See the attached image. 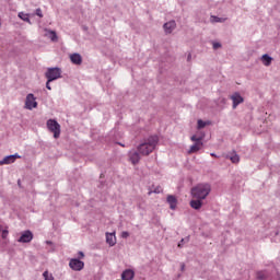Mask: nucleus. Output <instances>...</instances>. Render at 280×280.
<instances>
[{
    "instance_id": "nucleus-15",
    "label": "nucleus",
    "mask_w": 280,
    "mask_h": 280,
    "mask_svg": "<svg viewBox=\"0 0 280 280\" xmlns=\"http://www.w3.org/2000/svg\"><path fill=\"white\" fill-rule=\"evenodd\" d=\"M190 207L196 211L202 209V199H195L190 201Z\"/></svg>"
},
{
    "instance_id": "nucleus-32",
    "label": "nucleus",
    "mask_w": 280,
    "mask_h": 280,
    "mask_svg": "<svg viewBox=\"0 0 280 280\" xmlns=\"http://www.w3.org/2000/svg\"><path fill=\"white\" fill-rule=\"evenodd\" d=\"M51 82H49V79H47V82H46V89H48V91H51Z\"/></svg>"
},
{
    "instance_id": "nucleus-8",
    "label": "nucleus",
    "mask_w": 280,
    "mask_h": 280,
    "mask_svg": "<svg viewBox=\"0 0 280 280\" xmlns=\"http://www.w3.org/2000/svg\"><path fill=\"white\" fill-rule=\"evenodd\" d=\"M230 98L233 102V105H232L233 109L237 108L238 104H244V97L242 96V94H240V92H235L230 96Z\"/></svg>"
},
{
    "instance_id": "nucleus-25",
    "label": "nucleus",
    "mask_w": 280,
    "mask_h": 280,
    "mask_svg": "<svg viewBox=\"0 0 280 280\" xmlns=\"http://www.w3.org/2000/svg\"><path fill=\"white\" fill-rule=\"evenodd\" d=\"M197 124H198L197 125L198 130H202V128H205V126H207V122L203 121L202 119H199Z\"/></svg>"
},
{
    "instance_id": "nucleus-37",
    "label": "nucleus",
    "mask_w": 280,
    "mask_h": 280,
    "mask_svg": "<svg viewBox=\"0 0 280 280\" xmlns=\"http://www.w3.org/2000/svg\"><path fill=\"white\" fill-rule=\"evenodd\" d=\"M79 257H80L81 259H83V257H84V252H79Z\"/></svg>"
},
{
    "instance_id": "nucleus-3",
    "label": "nucleus",
    "mask_w": 280,
    "mask_h": 280,
    "mask_svg": "<svg viewBox=\"0 0 280 280\" xmlns=\"http://www.w3.org/2000/svg\"><path fill=\"white\" fill-rule=\"evenodd\" d=\"M45 78L48 80V82H54L56 80H59V78H62V69L55 67V68H48Z\"/></svg>"
},
{
    "instance_id": "nucleus-42",
    "label": "nucleus",
    "mask_w": 280,
    "mask_h": 280,
    "mask_svg": "<svg viewBox=\"0 0 280 280\" xmlns=\"http://www.w3.org/2000/svg\"><path fill=\"white\" fill-rule=\"evenodd\" d=\"M0 27H1V22H0Z\"/></svg>"
},
{
    "instance_id": "nucleus-38",
    "label": "nucleus",
    "mask_w": 280,
    "mask_h": 280,
    "mask_svg": "<svg viewBox=\"0 0 280 280\" xmlns=\"http://www.w3.org/2000/svg\"><path fill=\"white\" fill-rule=\"evenodd\" d=\"M187 60H191V54L188 55Z\"/></svg>"
},
{
    "instance_id": "nucleus-28",
    "label": "nucleus",
    "mask_w": 280,
    "mask_h": 280,
    "mask_svg": "<svg viewBox=\"0 0 280 280\" xmlns=\"http://www.w3.org/2000/svg\"><path fill=\"white\" fill-rule=\"evenodd\" d=\"M120 237H122V240H128V237H130V233L124 231V232H121Z\"/></svg>"
},
{
    "instance_id": "nucleus-34",
    "label": "nucleus",
    "mask_w": 280,
    "mask_h": 280,
    "mask_svg": "<svg viewBox=\"0 0 280 280\" xmlns=\"http://www.w3.org/2000/svg\"><path fill=\"white\" fill-rule=\"evenodd\" d=\"M279 230H275L273 232H272V235L275 236V237H277L278 235H279Z\"/></svg>"
},
{
    "instance_id": "nucleus-2",
    "label": "nucleus",
    "mask_w": 280,
    "mask_h": 280,
    "mask_svg": "<svg viewBox=\"0 0 280 280\" xmlns=\"http://www.w3.org/2000/svg\"><path fill=\"white\" fill-rule=\"evenodd\" d=\"M190 194L197 200H205L211 194V185L207 183L198 184L191 188Z\"/></svg>"
},
{
    "instance_id": "nucleus-23",
    "label": "nucleus",
    "mask_w": 280,
    "mask_h": 280,
    "mask_svg": "<svg viewBox=\"0 0 280 280\" xmlns=\"http://www.w3.org/2000/svg\"><path fill=\"white\" fill-rule=\"evenodd\" d=\"M225 21H226V19L218 18L215 15H211V18H210V22H212V23H224Z\"/></svg>"
},
{
    "instance_id": "nucleus-7",
    "label": "nucleus",
    "mask_w": 280,
    "mask_h": 280,
    "mask_svg": "<svg viewBox=\"0 0 280 280\" xmlns=\"http://www.w3.org/2000/svg\"><path fill=\"white\" fill-rule=\"evenodd\" d=\"M69 266L71 270H74L75 272H80V270H84V261L78 258L70 259Z\"/></svg>"
},
{
    "instance_id": "nucleus-13",
    "label": "nucleus",
    "mask_w": 280,
    "mask_h": 280,
    "mask_svg": "<svg viewBox=\"0 0 280 280\" xmlns=\"http://www.w3.org/2000/svg\"><path fill=\"white\" fill-rule=\"evenodd\" d=\"M70 60H71L72 65H82V55L74 52V54L70 55Z\"/></svg>"
},
{
    "instance_id": "nucleus-4",
    "label": "nucleus",
    "mask_w": 280,
    "mask_h": 280,
    "mask_svg": "<svg viewBox=\"0 0 280 280\" xmlns=\"http://www.w3.org/2000/svg\"><path fill=\"white\" fill-rule=\"evenodd\" d=\"M47 128L50 132L54 133L55 139L60 138V124L56 121V119H48L47 120Z\"/></svg>"
},
{
    "instance_id": "nucleus-9",
    "label": "nucleus",
    "mask_w": 280,
    "mask_h": 280,
    "mask_svg": "<svg viewBox=\"0 0 280 280\" xmlns=\"http://www.w3.org/2000/svg\"><path fill=\"white\" fill-rule=\"evenodd\" d=\"M165 34H172L176 30V21L172 20L163 25Z\"/></svg>"
},
{
    "instance_id": "nucleus-5",
    "label": "nucleus",
    "mask_w": 280,
    "mask_h": 280,
    "mask_svg": "<svg viewBox=\"0 0 280 280\" xmlns=\"http://www.w3.org/2000/svg\"><path fill=\"white\" fill-rule=\"evenodd\" d=\"M38 107V103L36 102V97L34 94H27L25 100V108L27 110H34V108Z\"/></svg>"
},
{
    "instance_id": "nucleus-41",
    "label": "nucleus",
    "mask_w": 280,
    "mask_h": 280,
    "mask_svg": "<svg viewBox=\"0 0 280 280\" xmlns=\"http://www.w3.org/2000/svg\"><path fill=\"white\" fill-rule=\"evenodd\" d=\"M18 185H21V180L18 182Z\"/></svg>"
},
{
    "instance_id": "nucleus-24",
    "label": "nucleus",
    "mask_w": 280,
    "mask_h": 280,
    "mask_svg": "<svg viewBox=\"0 0 280 280\" xmlns=\"http://www.w3.org/2000/svg\"><path fill=\"white\" fill-rule=\"evenodd\" d=\"M191 141H195V143H202V139H203V137L202 136H196V135H194V136H191Z\"/></svg>"
},
{
    "instance_id": "nucleus-36",
    "label": "nucleus",
    "mask_w": 280,
    "mask_h": 280,
    "mask_svg": "<svg viewBox=\"0 0 280 280\" xmlns=\"http://www.w3.org/2000/svg\"><path fill=\"white\" fill-rule=\"evenodd\" d=\"M180 270L182 272H185V262H180Z\"/></svg>"
},
{
    "instance_id": "nucleus-30",
    "label": "nucleus",
    "mask_w": 280,
    "mask_h": 280,
    "mask_svg": "<svg viewBox=\"0 0 280 280\" xmlns=\"http://www.w3.org/2000/svg\"><path fill=\"white\" fill-rule=\"evenodd\" d=\"M35 14L36 16H39V19H43V10H40V8L35 10Z\"/></svg>"
},
{
    "instance_id": "nucleus-16",
    "label": "nucleus",
    "mask_w": 280,
    "mask_h": 280,
    "mask_svg": "<svg viewBox=\"0 0 280 280\" xmlns=\"http://www.w3.org/2000/svg\"><path fill=\"white\" fill-rule=\"evenodd\" d=\"M225 159H229L232 163H240V155L235 152L228 153Z\"/></svg>"
},
{
    "instance_id": "nucleus-27",
    "label": "nucleus",
    "mask_w": 280,
    "mask_h": 280,
    "mask_svg": "<svg viewBox=\"0 0 280 280\" xmlns=\"http://www.w3.org/2000/svg\"><path fill=\"white\" fill-rule=\"evenodd\" d=\"M161 191H163V188L156 187L153 191H149V196H151V194H161Z\"/></svg>"
},
{
    "instance_id": "nucleus-10",
    "label": "nucleus",
    "mask_w": 280,
    "mask_h": 280,
    "mask_svg": "<svg viewBox=\"0 0 280 280\" xmlns=\"http://www.w3.org/2000/svg\"><path fill=\"white\" fill-rule=\"evenodd\" d=\"M141 153L139 151H130L129 152V161L132 163V165H137L139 161H141Z\"/></svg>"
},
{
    "instance_id": "nucleus-33",
    "label": "nucleus",
    "mask_w": 280,
    "mask_h": 280,
    "mask_svg": "<svg viewBox=\"0 0 280 280\" xmlns=\"http://www.w3.org/2000/svg\"><path fill=\"white\" fill-rule=\"evenodd\" d=\"M11 156H13V162L16 161V159H21V155H19V153L12 154Z\"/></svg>"
},
{
    "instance_id": "nucleus-11",
    "label": "nucleus",
    "mask_w": 280,
    "mask_h": 280,
    "mask_svg": "<svg viewBox=\"0 0 280 280\" xmlns=\"http://www.w3.org/2000/svg\"><path fill=\"white\" fill-rule=\"evenodd\" d=\"M166 201L170 205V209H172V211L176 210V207L178 205V199H176L174 195H168L166 198Z\"/></svg>"
},
{
    "instance_id": "nucleus-35",
    "label": "nucleus",
    "mask_w": 280,
    "mask_h": 280,
    "mask_svg": "<svg viewBox=\"0 0 280 280\" xmlns=\"http://www.w3.org/2000/svg\"><path fill=\"white\" fill-rule=\"evenodd\" d=\"M183 242H185V238L180 240V242L178 243V248H183Z\"/></svg>"
},
{
    "instance_id": "nucleus-21",
    "label": "nucleus",
    "mask_w": 280,
    "mask_h": 280,
    "mask_svg": "<svg viewBox=\"0 0 280 280\" xmlns=\"http://www.w3.org/2000/svg\"><path fill=\"white\" fill-rule=\"evenodd\" d=\"M46 36L48 38H50V40H52V43H56V40H58V35L56 34L55 31L46 30Z\"/></svg>"
},
{
    "instance_id": "nucleus-40",
    "label": "nucleus",
    "mask_w": 280,
    "mask_h": 280,
    "mask_svg": "<svg viewBox=\"0 0 280 280\" xmlns=\"http://www.w3.org/2000/svg\"><path fill=\"white\" fill-rule=\"evenodd\" d=\"M210 156H218V155H215V153H210Z\"/></svg>"
},
{
    "instance_id": "nucleus-1",
    "label": "nucleus",
    "mask_w": 280,
    "mask_h": 280,
    "mask_svg": "<svg viewBox=\"0 0 280 280\" xmlns=\"http://www.w3.org/2000/svg\"><path fill=\"white\" fill-rule=\"evenodd\" d=\"M159 143V136H151L138 147V152L142 156H148L154 152L156 144Z\"/></svg>"
},
{
    "instance_id": "nucleus-18",
    "label": "nucleus",
    "mask_w": 280,
    "mask_h": 280,
    "mask_svg": "<svg viewBox=\"0 0 280 280\" xmlns=\"http://www.w3.org/2000/svg\"><path fill=\"white\" fill-rule=\"evenodd\" d=\"M14 163V156L12 155H7L0 161V165H10Z\"/></svg>"
},
{
    "instance_id": "nucleus-39",
    "label": "nucleus",
    "mask_w": 280,
    "mask_h": 280,
    "mask_svg": "<svg viewBox=\"0 0 280 280\" xmlns=\"http://www.w3.org/2000/svg\"><path fill=\"white\" fill-rule=\"evenodd\" d=\"M3 231V225H0V233Z\"/></svg>"
},
{
    "instance_id": "nucleus-14",
    "label": "nucleus",
    "mask_w": 280,
    "mask_h": 280,
    "mask_svg": "<svg viewBox=\"0 0 280 280\" xmlns=\"http://www.w3.org/2000/svg\"><path fill=\"white\" fill-rule=\"evenodd\" d=\"M106 242L108 246H115V244H117V237L115 236V233H106Z\"/></svg>"
},
{
    "instance_id": "nucleus-6",
    "label": "nucleus",
    "mask_w": 280,
    "mask_h": 280,
    "mask_svg": "<svg viewBox=\"0 0 280 280\" xmlns=\"http://www.w3.org/2000/svg\"><path fill=\"white\" fill-rule=\"evenodd\" d=\"M32 240H34V234L32 233V231L26 230L21 233L20 237L18 238V242L20 244H30Z\"/></svg>"
},
{
    "instance_id": "nucleus-29",
    "label": "nucleus",
    "mask_w": 280,
    "mask_h": 280,
    "mask_svg": "<svg viewBox=\"0 0 280 280\" xmlns=\"http://www.w3.org/2000/svg\"><path fill=\"white\" fill-rule=\"evenodd\" d=\"M222 47V44H220L219 42H213L212 43V48L213 49H220Z\"/></svg>"
},
{
    "instance_id": "nucleus-17",
    "label": "nucleus",
    "mask_w": 280,
    "mask_h": 280,
    "mask_svg": "<svg viewBox=\"0 0 280 280\" xmlns=\"http://www.w3.org/2000/svg\"><path fill=\"white\" fill-rule=\"evenodd\" d=\"M261 62L265 65V67H270V65H272V57H270L268 54H265L261 56Z\"/></svg>"
},
{
    "instance_id": "nucleus-20",
    "label": "nucleus",
    "mask_w": 280,
    "mask_h": 280,
    "mask_svg": "<svg viewBox=\"0 0 280 280\" xmlns=\"http://www.w3.org/2000/svg\"><path fill=\"white\" fill-rule=\"evenodd\" d=\"M203 143L202 142H195V144H192L190 147V150L188 151L189 154H194L195 152H198L200 150V148H202Z\"/></svg>"
},
{
    "instance_id": "nucleus-22",
    "label": "nucleus",
    "mask_w": 280,
    "mask_h": 280,
    "mask_svg": "<svg viewBox=\"0 0 280 280\" xmlns=\"http://www.w3.org/2000/svg\"><path fill=\"white\" fill-rule=\"evenodd\" d=\"M18 16H19V19H21L22 21H25V23L32 24V21L30 20V14L20 12V13L18 14Z\"/></svg>"
},
{
    "instance_id": "nucleus-26",
    "label": "nucleus",
    "mask_w": 280,
    "mask_h": 280,
    "mask_svg": "<svg viewBox=\"0 0 280 280\" xmlns=\"http://www.w3.org/2000/svg\"><path fill=\"white\" fill-rule=\"evenodd\" d=\"M43 277L45 280H54V276L51 273H49V271H45L43 273Z\"/></svg>"
},
{
    "instance_id": "nucleus-12",
    "label": "nucleus",
    "mask_w": 280,
    "mask_h": 280,
    "mask_svg": "<svg viewBox=\"0 0 280 280\" xmlns=\"http://www.w3.org/2000/svg\"><path fill=\"white\" fill-rule=\"evenodd\" d=\"M135 279V271L132 269H126L121 273V280H133Z\"/></svg>"
},
{
    "instance_id": "nucleus-19",
    "label": "nucleus",
    "mask_w": 280,
    "mask_h": 280,
    "mask_svg": "<svg viewBox=\"0 0 280 280\" xmlns=\"http://www.w3.org/2000/svg\"><path fill=\"white\" fill-rule=\"evenodd\" d=\"M268 277H270V273L266 270L256 272V279H258V280H266Z\"/></svg>"
},
{
    "instance_id": "nucleus-31",
    "label": "nucleus",
    "mask_w": 280,
    "mask_h": 280,
    "mask_svg": "<svg viewBox=\"0 0 280 280\" xmlns=\"http://www.w3.org/2000/svg\"><path fill=\"white\" fill-rule=\"evenodd\" d=\"M9 233H10V232H9L8 230H2V234H1L2 240H7Z\"/></svg>"
}]
</instances>
